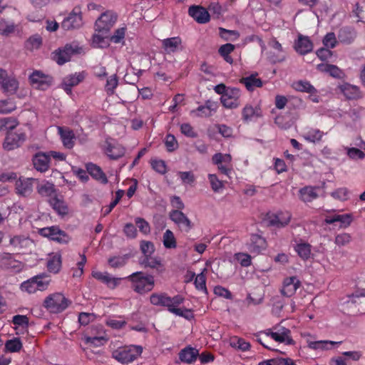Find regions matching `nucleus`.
Returning <instances> with one entry per match:
<instances>
[{"label":"nucleus","mask_w":365,"mask_h":365,"mask_svg":"<svg viewBox=\"0 0 365 365\" xmlns=\"http://www.w3.org/2000/svg\"><path fill=\"white\" fill-rule=\"evenodd\" d=\"M150 302L155 306L166 307L171 313L182 317V309L180 307L182 303L181 295L170 297L165 293H153L150 297Z\"/></svg>","instance_id":"1"},{"label":"nucleus","mask_w":365,"mask_h":365,"mask_svg":"<svg viewBox=\"0 0 365 365\" xmlns=\"http://www.w3.org/2000/svg\"><path fill=\"white\" fill-rule=\"evenodd\" d=\"M132 282V289L139 293L145 294L151 291L154 287V279L153 276H145L142 272H137L128 277Z\"/></svg>","instance_id":"2"},{"label":"nucleus","mask_w":365,"mask_h":365,"mask_svg":"<svg viewBox=\"0 0 365 365\" xmlns=\"http://www.w3.org/2000/svg\"><path fill=\"white\" fill-rule=\"evenodd\" d=\"M143 351L140 346H125L119 347L112 353L113 357L121 364H128L138 358Z\"/></svg>","instance_id":"3"},{"label":"nucleus","mask_w":365,"mask_h":365,"mask_svg":"<svg viewBox=\"0 0 365 365\" xmlns=\"http://www.w3.org/2000/svg\"><path fill=\"white\" fill-rule=\"evenodd\" d=\"M263 334L278 343L284 344L285 345L294 344V341L292 337L291 331L281 324H277L270 329L264 330Z\"/></svg>","instance_id":"4"},{"label":"nucleus","mask_w":365,"mask_h":365,"mask_svg":"<svg viewBox=\"0 0 365 365\" xmlns=\"http://www.w3.org/2000/svg\"><path fill=\"white\" fill-rule=\"evenodd\" d=\"M300 335L306 342L307 347L314 351L330 350L332 349L334 346L341 344V341L317 340L316 336L308 331L302 332Z\"/></svg>","instance_id":"5"},{"label":"nucleus","mask_w":365,"mask_h":365,"mask_svg":"<svg viewBox=\"0 0 365 365\" xmlns=\"http://www.w3.org/2000/svg\"><path fill=\"white\" fill-rule=\"evenodd\" d=\"M68 300L61 293L50 294L44 300V307L52 313H59L68 306Z\"/></svg>","instance_id":"6"},{"label":"nucleus","mask_w":365,"mask_h":365,"mask_svg":"<svg viewBox=\"0 0 365 365\" xmlns=\"http://www.w3.org/2000/svg\"><path fill=\"white\" fill-rule=\"evenodd\" d=\"M118 19L117 14L112 11L103 13L96 21L95 30L99 33H108L114 26Z\"/></svg>","instance_id":"7"},{"label":"nucleus","mask_w":365,"mask_h":365,"mask_svg":"<svg viewBox=\"0 0 365 365\" xmlns=\"http://www.w3.org/2000/svg\"><path fill=\"white\" fill-rule=\"evenodd\" d=\"M38 233L61 244L68 243L71 240V237L66 232L56 226L41 228L39 230Z\"/></svg>","instance_id":"8"},{"label":"nucleus","mask_w":365,"mask_h":365,"mask_svg":"<svg viewBox=\"0 0 365 365\" xmlns=\"http://www.w3.org/2000/svg\"><path fill=\"white\" fill-rule=\"evenodd\" d=\"M48 284L49 280L45 279V277L41 275H38L23 282L21 285V288L22 290L31 294L36 292L37 290H45L48 287Z\"/></svg>","instance_id":"9"},{"label":"nucleus","mask_w":365,"mask_h":365,"mask_svg":"<svg viewBox=\"0 0 365 365\" xmlns=\"http://www.w3.org/2000/svg\"><path fill=\"white\" fill-rule=\"evenodd\" d=\"M241 91L236 88H227V91L221 96L220 101L226 108H237L240 105Z\"/></svg>","instance_id":"10"},{"label":"nucleus","mask_w":365,"mask_h":365,"mask_svg":"<svg viewBox=\"0 0 365 365\" xmlns=\"http://www.w3.org/2000/svg\"><path fill=\"white\" fill-rule=\"evenodd\" d=\"M83 25L81 8H73L69 15L61 22V27L66 31L78 29Z\"/></svg>","instance_id":"11"},{"label":"nucleus","mask_w":365,"mask_h":365,"mask_svg":"<svg viewBox=\"0 0 365 365\" xmlns=\"http://www.w3.org/2000/svg\"><path fill=\"white\" fill-rule=\"evenodd\" d=\"M0 86L4 93L11 95L16 92L19 82L14 77L9 76L6 70L0 68Z\"/></svg>","instance_id":"12"},{"label":"nucleus","mask_w":365,"mask_h":365,"mask_svg":"<svg viewBox=\"0 0 365 365\" xmlns=\"http://www.w3.org/2000/svg\"><path fill=\"white\" fill-rule=\"evenodd\" d=\"M26 140V134L23 132H9L4 139L3 148L6 150H12L19 148Z\"/></svg>","instance_id":"13"},{"label":"nucleus","mask_w":365,"mask_h":365,"mask_svg":"<svg viewBox=\"0 0 365 365\" xmlns=\"http://www.w3.org/2000/svg\"><path fill=\"white\" fill-rule=\"evenodd\" d=\"M212 163L217 166V169L221 173L230 176L232 169L231 164L232 156L230 154L217 153L212 156Z\"/></svg>","instance_id":"14"},{"label":"nucleus","mask_w":365,"mask_h":365,"mask_svg":"<svg viewBox=\"0 0 365 365\" xmlns=\"http://www.w3.org/2000/svg\"><path fill=\"white\" fill-rule=\"evenodd\" d=\"M33 87L41 91H46L51 87L53 83V78L41 73V71H34L29 77Z\"/></svg>","instance_id":"15"},{"label":"nucleus","mask_w":365,"mask_h":365,"mask_svg":"<svg viewBox=\"0 0 365 365\" xmlns=\"http://www.w3.org/2000/svg\"><path fill=\"white\" fill-rule=\"evenodd\" d=\"M34 178H20L15 183L16 193L21 197H29L33 192Z\"/></svg>","instance_id":"16"},{"label":"nucleus","mask_w":365,"mask_h":365,"mask_svg":"<svg viewBox=\"0 0 365 365\" xmlns=\"http://www.w3.org/2000/svg\"><path fill=\"white\" fill-rule=\"evenodd\" d=\"M9 244L15 250L24 252L32 246L33 240L24 235H15L11 237Z\"/></svg>","instance_id":"17"},{"label":"nucleus","mask_w":365,"mask_h":365,"mask_svg":"<svg viewBox=\"0 0 365 365\" xmlns=\"http://www.w3.org/2000/svg\"><path fill=\"white\" fill-rule=\"evenodd\" d=\"M76 50L71 45H66L63 48H59L53 53V58L58 65H63L69 61Z\"/></svg>","instance_id":"18"},{"label":"nucleus","mask_w":365,"mask_h":365,"mask_svg":"<svg viewBox=\"0 0 365 365\" xmlns=\"http://www.w3.org/2000/svg\"><path fill=\"white\" fill-rule=\"evenodd\" d=\"M0 264L4 268L14 272H19L23 268V263L16 259L11 254L7 252H4L0 256Z\"/></svg>","instance_id":"19"},{"label":"nucleus","mask_w":365,"mask_h":365,"mask_svg":"<svg viewBox=\"0 0 365 365\" xmlns=\"http://www.w3.org/2000/svg\"><path fill=\"white\" fill-rule=\"evenodd\" d=\"M32 162L35 169L39 172L44 173L49 168L50 159L47 153H36L33 156Z\"/></svg>","instance_id":"20"},{"label":"nucleus","mask_w":365,"mask_h":365,"mask_svg":"<svg viewBox=\"0 0 365 365\" xmlns=\"http://www.w3.org/2000/svg\"><path fill=\"white\" fill-rule=\"evenodd\" d=\"M262 115V110L258 106H254L251 104H247L242 110V118L246 123L256 120Z\"/></svg>","instance_id":"21"},{"label":"nucleus","mask_w":365,"mask_h":365,"mask_svg":"<svg viewBox=\"0 0 365 365\" xmlns=\"http://www.w3.org/2000/svg\"><path fill=\"white\" fill-rule=\"evenodd\" d=\"M267 247L266 240L258 235H252L250 237V242L247 243V249L252 253L259 254Z\"/></svg>","instance_id":"22"},{"label":"nucleus","mask_w":365,"mask_h":365,"mask_svg":"<svg viewBox=\"0 0 365 365\" xmlns=\"http://www.w3.org/2000/svg\"><path fill=\"white\" fill-rule=\"evenodd\" d=\"M217 108V103L214 101H207L204 105L200 106L196 110H192L191 113L198 117H209L213 115Z\"/></svg>","instance_id":"23"},{"label":"nucleus","mask_w":365,"mask_h":365,"mask_svg":"<svg viewBox=\"0 0 365 365\" xmlns=\"http://www.w3.org/2000/svg\"><path fill=\"white\" fill-rule=\"evenodd\" d=\"M292 218V214L288 211L279 212L275 215L269 217V222L271 225L282 227L287 225Z\"/></svg>","instance_id":"24"},{"label":"nucleus","mask_w":365,"mask_h":365,"mask_svg":"<svg viewBox=\"0 0 365 365\" xmlns=\"http://www.w3.org/2000/svg\"><path fill=\"white\" fill-rule=\"evenodd\" d=\"M325 133L318 128H307L304 130L302 136L307 142L312 143H319Z\"/></svg>","instance_id":"25"},{"label":"nucleus","mask_w":365,"mask_h":365,"mask_svg":"<svg viewBox=\"0 0 365 365\" xmlns=\"http://www.w3.org/2000/svg\"><path fill=\"white\" fill-rule=\"evenodd\" d=\"M348 304L355 305L358 312L361 314L365 313V292L357 291L348 297L346 302Z\"/></svg>","instance_id":"26"},{"label":"nucleus","mask_w":365,"mask_h":365,"mask_svg":"<svg viewBox=\"0 0 365 365\" xmlns=\"http://www.w3.org/2000/svg\"><path fill=\"white\" fill-rule=\"evenodd\" d=\"M300 282L297 277L286 278L283 282L282 293L287 297L292 296L299 288Z\"/></svg>","instance_id":"27"},{"label":"nucleus","mask_w":365,"mask_h":365,"mask_svg":"<svg viewBox=\"0 0 365 365\" xmlns=\"http://www.w3.org/2000/svg\"><path fill=\"white\" fill-rule=\"evenodd\" d=\"M294 48L301 55H305L313 49V43L307 36H299L294 43Z\"/></svg>","instance_id":"28"},{"label":"nucleus","mask_w":365,"mask_h":365,"mask_svg":"<svg viewBox=\"0 0 365 365\" xmlns=\"http://www.w3.org/2000/svg\"><path fill=\"white\" fill-rule=\"evenodd\" d=\"M92 275L95 279L106 284L110 289H115L118 286L122 279L121 278L112 277L107 272H93Z\"/></svg>","instance_id":"29"},{"label":"nucleus","mask_w":365,"mask_h":365,"mask_svg":"<svg viewBox=\"0 0 365 365\" xmlns=\"http://www.w3.org/2000/svg\"><path fill=\"white\" fill-rule=\"evenodd\" d=\"M189 14L200 24H205L210 20V14L207 11L197 6H191L189 9Z\"/></svg>","instance_id":"30"},{"label":"nucleus","mask_w":365,"mask_h":365,"mask_svg":"<svg viewBox=\"0 0 365 365\" xmlns=\"http://www.w3.org/2000/svg\"><path fill=\"white\" fill-rule=\"evenodd\" d=\"M339 88L344 96L348 99L356 100L362 97V93L359 88L356 86L346 83L341 84Z\"/></svg>","instance_id":"31"},{"label":"nucleus","mask_w":365,"mask_h":365,"mask_svg":"<svg viewBox=\"0 0 365 365\" xmlns=\"http://www.w3.org/2000/svg\"><path fill=\"white\" fill-rule=\"evenodd\" d=\"M268 45L273 50V54L269 56L271 61L274 63L282 61L284 59V55L281 43L276 38H272L269 41Z\"/></svg>","instance_id":"32"},{"label":"nucleus","mask_w":365,"mask_h":365,"mask_svg":"<svg viewBox=\"0 0 365 365\" xmlns=\"http://www.w3.org/2000/svg\"><path fill=\"white\" fill-rule=\"evenodd\" d=\"M294 250L303 260H307L312 256V245L302 240L296 242Z\"/></svg>","instance_id":"33"},{"label":"nucleus","mask_w":365,"mask_h":365,"mask_svg":"<svg viewBox=\"0 0 365 365\" xmlns=\"http://www.w3.org/2000/svg\"><path fill=\"white\" fill-rule=\"evenodd\" d=\"M49 203L53 209L60 215H66L68 213V207L62 197L54 195L49 200Z\"/></svg>","instance_id":"34"},{"label":"nucleus","mask_w":365,"mask_h":365,"mask_svg":"<svg viewBox=\"0 0 365 365\" xmlns=\"http://www.w3.org/2000/svg\"><path fill=\"white\" fill-rule=\"evenodd\" d=\"M86 169L88 173L94 179L100 181L103 184L108 182V179L106 174L102 171L99 166L93 163H88L86 165Z\"/></svg>","instance_id":"35"},{"label":"nucleus","mask_w":365,"mask_h":365,"mask_svg":"<svg viewBox=\"0 0 365 365\" xmlns=\"http://www.w3.org/2000/svg\"><path fill=\"white\" fill-rule=\"evenodd\" d=\"M58 130L63 145L68 148H73L74 145L73 139L75 138L73 132L68 128L63 127H58Z\"/></svg>","instance_id":"36"},{"label":"nucleus","mask_w":365,"mask_h":365,"mask_svg":"<svg viewBox=\"0 0 365 365\" xmlns=\"http://www.w3.org/2000/svg\"><path fill=\"white\" fill-rule=\"evenodd\" d=\"M61 255L59 253H52L49 255L47 262V269L50 272L58 273L61 267Z\"/></svg>","instance_id":"37"},{"label":"nucleus","mask_w":365,"mask_h":365,"mask_svg":"<svg viewBox=\"0 0 365 365\" xmlns=\"http://www.w3.org/2000/svg\"><path fill=\"white\" fill-rule=\"evenodd\" d=\"M241 81L250 91H252L257 88H260L263 85L262 80L257 77V74H252L245 77Z\"/></svg>","instance_id":"38"},{"label":"nucleus","mask_w":365,"mask_h":365,"mask_svg":"<svg viewBox=\"0 0 365 365\" xmlns=\"http://www.w3.org/2000/svg\"><path fill=\"white\" fill-rule=\"evenodd\" d=\"M317 187L307 186L299 190V198L304 202H312L315 200L318 195L316 192Z\"/></svg>","instance_id":"39"},{"label":"nucleus","mask_w":365,"mask_h":365,"mask_svg":"<svg viewBox=\"0 0 365 365\" xmlns=\"http://www.w3.org/2000/svg\"><path fill=\"white\" fill-rule=\"evenodd\" d=\"M292 86L297 91L304 92L309 94L317 93L315 88L307 81L300 80L294 81Z\"/></svg>","instance_id":"40"},{"label":"nucleus","mask_w":365,"mask_h":365,"mask_svg":"<svg viewBox=\"0 0 365 365\" xmlns=\"http://www.w3.org/2000/svg\"><path fill=\"white\" fill-rule=\"evenodd\" d=\"M317 69L324 73H327L334 78H341L343 72L337 66L334 65L320 63L317 65Z\"/></svg>","instance_id":"41"},{"label":"nucleus","mask_w":365,"mask_h":365,"mask_svg":"<svg viewBox=\"0 0 365 365\" xmlns=\"http://www.w3.org/2000/svg\"><path fill=\"white\" fill-rule=\"evenodd\" d=\"M140 264L145 267H150L155 269L158 272H162L164 270L163 265L161 261L157 258H154L150 256L144 257L140 261Z\"/></svg>","instance_id":"42"},{"label":"nucleus","mask_w":365,"mask_h":365,"mask_svg":"<svg viewBox=\"0 0 365 365\" xmlns=\"http://www.w3.org/2000/svg\"><path fill=\"white\" fill-rule=\"evenodd\" d=\"M182 41L180 37H173L164 39L163 46L167 53L175 51L181 45Z\"/></svg>","instance_id":"43"},{"label":"nucleus","mask_w":365,"mask_h":365,"mask_svg":"<svg viewBox=\"0 0 365 365\" xmlns=\"http://www.w3.org/2000/svg\"><path fill=\"white\" fill-rule=\"evenodd\" d=\"M206 268H204L200 273L196 275L194 280L195 288L204 294H207V289L206 287Z\"/></svg>","instance_id":"44"},{"label":"nucleus","mask_w":365,"mask_h":365,"mask_svg":"<svg viewBox=\"0 0 365 365\" xmlns=\"http://www.w3.org/2000/svg\"><path fill=\"white\" fill-rule=\"evenodd\" d=\"M106 154L110 158L116 160L124 155L125 149L120 145L109 144L106 148Z\"/></svg>","instance_id":"45"},{"label":"nucleus","mask_w":365,"mask_h":365,"mask_svg":"<svg viewBox=\"0 0 365 365\" xmlns=\"http://www.w3.org/2000/svg\"><path fill=\"white\" fill-rule=\"evenodd\" d=\"M36 188L38 194L43 197H52L56 192L54 185L49 182L38 184Z\"/></svg>","instance_id":"46"},{"label":"nucleus","mask_w":365,"mask_h":365,"mask_svg":"<svg viewBox=\"0 0 365 365\" xmlns=\"http://www.w3.org/2000/svg\"><path fill=\"white\" fill-rule=\"evenodd\" d=\"M230 345L232 348L239 349L242 351H246L250 348V344L249 342L238 336L231 337L230 340Z\"/></svg>","instance_id":"47"},{"label":"nucleus","mask_w":365,"mask_h":365,"mask_svg":"<svg viewBox=\"0 0 365 365\" xmlns=\"http://www.w3.org/2000/svg\"><path fill=\"white\" fill-rule=\"evenodd\" d=\"M234 49L235 46L233 44L226 43L221 46L218 51L226 62L232 63L233 60L232 58L230 56V53H232L234 51Z\"/></svg>","instance_id":"48"},{"label":"nucleus","mask_w":365,"mask_h":365,"mask_svg":"<svg viewBox=\"0 0 365 365\" xmlns=\"http://www.w3.org/2000/svg\"><path fill=\"white\" fill-rule=\"evenodd\" d=\"M233 259L245 267H247L252 264L251 256L245 252L235 253L233 256Z\"/></svg>","instance_id":"49"},{"label":"nucleus","mask_w":365,"mask_h":365,"mask_svg":"<svg viewBox=\"0 0 365 365\" xmlns=\"http://www.w3.org/2000/svg\"><path fill=\"white\" fill-rule=\"evenodd\" d=\"M207 177L212 190L215 192H222L224 188L223 182L215 174H209Z\"/></svg>","instance_id":"50"},{"label":"nucleus","mask_w":365,"mask_h":365,"mask_svg":"<svg viewBox=\"0 0 365 365\" xmlns=\"http://www.w3.org/2000/svg\"><path fill=\"white\" fill-rule=\"evenodd\" d=\"M163 242L165 247L172 249L176 247V240L173 232L167 230L163 235Z\"/></svg>","instance_id":"51"},{"label":"nucleus","mask_w":365,"mask_h":365,"mask_svg":"<svg viewBox=\"0 0 365 365\" xmlns=\"http://www.w3.org/2000/svg\"><path fill=\"white\" fill-rule=\"evenodd\" d=\"M16 27V26L14 24L1 20L0 21V34L8 36L14 33Z\"/></svg>","instance_id":"52"},{"label":"nucleus","mask_w":365,"mask_h":365,"mask_svg":"<svg viewBox=\"0 0 365 365\" xmlns=\"http://www.w3.org/2000/svg\"><path fill=\"white\" fill-rule=\"evenodd\" d=\"M220 36L225 41H235L238 39L240 34L237 31L227 30L223 28H220Z\"/></svg>","instance_id":"53"},{"label":"nucleus","mask_w":365,"mask_h":365,"mask_svg":"<svg viewBox=\"0 0 365 365\" xmlns=\"http://www.w3.org/2000/svg\"><path fill=\"white\" fill-rule=\"evenodd\" d=\"M42 44V38L38 34L31 36L26 42V47L29 50L38 48Z\"/></svg>","instance_id":"54"},{"label":"nucleus","mask_w":365,"mask_h":365,"mask_svg":"<svg viewBox=\"0 0 365 365\" xmlns=\"http://www.w3.org/2000/svg\"><path fill=\"white\" fill-rule=\"evenodd\" d=\"M127 260L128 257L124 255L110 257L108 262L111 267L119 268L123 267L127 263Z\"/></svg>","instance_id":"55"},{"label":"nucleus","mask_w":365,"mask_h":365,"mask_svg":"<svg viewBox=\"0 0 365 365\" xmlns=\"http://www.w3.org/2000/svg\"><path fill=\"white\" fill-rule=\"evenodd\" d=\"M5 348L10 352L19 351L22 348V343L18 338L8 340L5 344Z\"/></svg>","instance_id":"56"},{"label":"nucleus","mask_w":365,"mask_h":365,"mask_svg":"<svg viewBox=\"0 0 365 365\" xmlns=\"http://www.w3.org/2000/svg\"><path fill=\"white\" fill-rule=\"evenodd\" d=\"M118 84V79L116 74L110 76L106 81L105 89L108 95L114 93L115 88Z\"/></svg>","instance_id":"57"},{"label":"nucleus","mask_w":365,"mask_h":365,"mask_svg":"<svg viewBox=\"0 0 365 365\" xmlns=\"http://www.w3.org/2000/svg\"><path fill=\"white\" fill-rule=\"evenodd\" d=\"M199 355V351L197 349L192 347L184 348V361L191 363L196 360Z\"/></svg>","instance_id":"58"},{"label":"nucleus","mask_w":365,"mask_h":365,"mask_svg":"<svg viewBox=\"0 0 365 365\" xmlns=\"http://www.w3.org/2000/svg\"><path fill=\"white\" fill-rule=\"evenodd\" d=\"M353 221V215L350 213L339 214L336 215V223L339 224L340 227L346 228L349 227Z\"/></svg>","instance_id":"59"},{"label":"nucleus","mask_w":365,"mask_h":365,"mask_svg":"<svg viewBox=\"0 0 365 365\" xmlns=\"http://www.w3.org/2000/svg\"><path fill=\"white\" fill-rule=\"evenodd\" d=\"M84 78V75L83 73H76L74 75H70L66 77L63 79V82L65 83H68V86H76L80 82H81Z\"/></svg>","instance_id":"60"},{"label":"nucleus","mask_w":365,"mask_h":365,"mask_svg":"<svg viewBox=\"0 0 365 365\" xmlns=\"http://www.w3.org/2000/svg\"><path fill=\"white\" fill-rule=\"evenodd\" d=\"M346 154L350 159L358 160L364 159L365 158V153L356 148H346Z\"/></svg>","instance_id":"61"},{"label":"nucleus","mask_w":365,"mask_h":365,"mask_svg":"<svg viewBox=\"0 0 365 365\" xmlns=\"http://www.w3.org/2000/svg\"><path fill=\"white\" fill-rule=\"evenodd\" d=\"M207 247V244L202 243V242H195L192 247H187L186 248L185 252L184 253V255L186 257L189 255L190 252H192V250H194L199 255H202L204 253V252L206 250Z\"/></svg>","instance_id":"62"},{"label":"nucleus","mask_w":365,"mask_h":365,"mask_svg":"<svg viewBox=\"0 0 365 365\" xmlns=\"http://www.w3.org/2000/svg\"><path fill=\"white\" fill-rule=\"evenodd\" d=\"M331 196L336 200L344 201L349 197V191L345 187H340L333 191L331 193Z\"/></svg>","instance_id":"63"},{"label":"nucleus","mask_w":365,"mask_h":365,"mask_svg":"<svg viewBox=\"0 0 365 365\" xmlns=\"http://www.w3.org/2000/svg\"><path fill=\"white\" fill-rule=\"evenodd\" d=\"M165 145L170 152L175 150L178 147V141L173 135L168 134L165 139Z\"/></svg>","instance_id":"64"}]
</instances>
